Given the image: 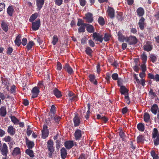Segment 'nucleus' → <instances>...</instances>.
Segmentation results:
<instances>
[{
  "mask_svg": "<svg viewBox=\"0 0 159 159\" xmlns=\"http://www.w3.org/2000/svg\"><path fill=\"white\" fill-rule=\"evenodd\" d=\"M92 37L93 40L95 41H99L102 43L103 40V35L97 32L93 33Z\"/></svg>",
  "mask_w": 159,
  "mask_h": 159,
  "instance_id": "nucleus-1",
  "label": "nucleus"
},
{
  "mask_svg": "<svg viewBox=\"0 0 159 159\" xmlns=\"http://www.w3.org/2000/svg\"><path fill=\"white\" fill-rule=\"evenodd\" d=\"M31 26L32 29L34 31L38 30L40 26V20L39 19H38L34 22H32Z\"/></svg>",
  "mask_w": 159,
  "mask_h": 159,
  "instance_id": "nucleus-2",
  "label": "nucleus"
},
{
  "mask_svg": "<svg viewBox=\"0 0 159 159\" xmlns=\"http://www.w3.org/2000/svg\"><path fill=\"white\" fill-rule=\"evenodd\" d=\"M83 19L86 20V22L91 23L93 21V15L90 12H88L85 14V16L83 17Z\"/></svg>",
  "mask_w": 159,
  "mask_h": 159,
  "instance_id": "nucleus-3",
  "label": "nucleus"
},
{
  "mask_svg": "<svg viewBox=\"0 0 159 159\" xmlns=\"http://www.w3.org/2000/svg\"><path fill=\"white\" fill-rule=\"evenodd\" d=\"M126 41L129 43V45L135 44L137 42V39L135 36H130L127 39Z\"/></svg>",
  "mask_w": 159,
  "mask_h": 159,
  "instance_id": "nucleus-4",
  "label": "nucleus"
},
{
  "mask_svg": "<svg viewBox=\"0 0 159 159\" xmlns=\"http://www.w3.org/2000/svg\"><path fill=\"white\" fill-rule=\"evenodd\" d=\"M49 132L47 125H44L43 130H42V137L43 139L46 138L48 135Z\"/></svg>",
  "mask_w": 159,
  "mask_h": 159,
  "instance_id": "nucleus-5",
  "label": "nucleus"
},
{
  "mask_svg": "<svg viewBox=\"0 0 159 159\" xmlns=\"http://www.w3.org/2000/svg\"><path fill=\"white\" fill-rule=\"evenodd\" d=\"M143 50L147 52L151 51L152 49V42L148 41L146 43V44L144 45L143 47Z\"/></svg>",
  "mask_w": 159,
  "mask_h": 159,
  "instance_id": "nucleus-6",
  "label": "nucleus"
},
{
  "mask_svg": "<svg viewBox=\"0 0 159 159\" xmlns=\"http://www.w3.org/2000/svg\"><path fill=\"white\" fill-rule=\"evenodd\" d=\"M39 93V90L37 87H34L31 90L32 93V98H35L37 97Z\"/></svg>",
  "mask_w": 159,
  "mask_h": 159,
  "instance_id": "nucleus-7",
  "label": "nucleus"
},
{
  "mask_svg": "<svg viewBox=\"0 0 159 159\" xmlns=\"http://www.w3.org/2000/svg\"><path fill=\"white\" fill-rule=\"evenodd\" d=\"M1 153L3 156L7 157L8 153V148L7 144L5 143H4L2 144V148H1Z\"/></svg>",
  "mask_w": 159,
  "mask_h": 159,
  "instance_id": "nucleus-8",
  "label": "nucleus"
},
{
  "mask_svg": "<svg viewBox=\"0 0 159 159\" xmlns=\"http://www.w3.org/2000/svg\"><path fill=\"white\" fill-rule=\"evenodd\" d=\"M37 9L40 11L43 7L45 2V0H36Z\"/></svg>",
  "mask_w": 159,
  "mask_h": 159,
  "instance_id": "nucleus-9",
  "label": "nucleus"
},
{
  "mask_svg": "<svg viewBox=\"0 0 159 159\" xmlns=\"http://www.w3.org/2000/svg\"><path fill=\"white\" fill-rule=\"evenodd\" d=\"M53 141L50 139L48 140L47 142V149L48 151H54V148L53 146Z\"/></svg>",
  "mask_w": 159,
  "mask_h": 159,
  "instance_id": "nucleus-10",
  "label": "nucleus"
},
{
  "mask_svg": "<svg viewBox=\"0 0 159 159\" xmlns=\"http://www.w3.org/2000/svg\"><path fill=\"white\" fill-rule=\"evenodd\" d=\"M108 16L111 19H113L115 17V10L112 7H108L107 9Z\"/></svg>",
  "mask_w": 159,
  "mask_h": 159,
  "instance_id": "nucleus-11",
  "label": "nucleus"
},
{
  "mask_svg": "<svg viewBox=\"0 0 159 159\" xmlns=\"http://www.w3.org/2000/svg\"><path fill=\"white\" fill-rule=\"evenodd\" d=\"M73 122L74 123V126L75 127L78 126L79 125L80 123V119L78 116L77 114H75V116L73 118Z\"/></svg>",
  "mask_w": 159,
  "mask_h": 159,
  "instance_id": "nucleus-12",
  "label": "nucleus"
},
{
  "mask_svg": "<svg viewBox=\"0 0 159 159\" xmlns=\"http://www.w3.org/2000/svg\"><path fill=\"white\" fill-rule=\"evenodd\" d=\"M64 145L66 149H69L71 148L74 145L73 141L71 140L66 141L65 142Z\"/></svg>",
  "mask_w": 159,
  "mask_h": 159,
  "instance_id": "nucleus-13",
  "label": "nucleus"
},
{
  "mask_svg": "<svg viewBox=\"0 0 159 159\" xmlns=\"http://www.w3.org/2000/svg\"><path fill=\"white\" fill-rule=\"evenodd\" d=\"M74 136L76 140H80L82 137L81 130L78 129H77L74 133Z\"/></svg>",
  "mask_w": 159,
  "mask_h": 159,
  "instance_id": "nucleus-14",
  "label": "nucleus"
},
{
  "mask_svg": "<svg viewBox=\"0 0 159 159\" xmlns=\"http://www.w3.org/2000/svg\"><path fill=\"white\" fill-rule=\"evenodd\" d=\"M8 25L9 24L6 23L4 20L2 21L1 27L2 29L5 32H7L8 31L9 29Z\"/></svg>",
  "mask_w": 159,
  "mask_h": 159,
  "instance_id": "nucleus-15",
  "label": "nucleus"
},
{
  "mask_svg": "<svg viewBox=\"0 0 159 159\" xmlns=\"http://www.w3.org/2000/svg\"><path fill=\"white\" fill-rule=\"evenodd\" d=\"M26 144L28 149H32L34 146V142L30 140L27 138H25Z\"/></svg>",
  "mask_w": 159,
  "mask_h": 159,
  "instance_id": "nucleus-16",
  "label": "nucleus"
},
{
  "mask_svg": "<svg viewBox=\"0 0 159 159\" xmlns=\"http://www.w3.org/2000/svg\"><path fill=\"white\" fill-rule=\"evenodd\" d=\"M89 78V80L90 81L94 84L96 85L98 84L97 81L96 79L95 76L93 74H90L88 76Z\"/></svg>",
  "mask_w": 159,
  "mask_h": 159,
  "instance_id": "nucleus-17",
  "label": "nucleus"
},
{
  "mask_svg": "<svg viewBox=\"0 0 159 159\" xmlns=\"http://www.w3.org/2000/svg\"><path fill=\"white\" fill-rule=\"evenodd\" d=\"M7 132L11 135H14L16 133V129L12 125L8 127Z\"/></svg>",
  "mask_w": 159,
  "mask_h": 159,
  "instance_id": "nucleus-18",
  "label": "nucleus"
},
{
  "mask_svg": "<svg viewBox=\"0 0 159 159\" xmlns=\"http://www.w3.org/2000/svg\"><path fill=\"white\" fill-rule=\"evenodd\" d=\"M53 92V94L57 98H60L62 96L61 92L57 88H55Z\"/></svg>",
  "mask_w": 159,
  "mask_h": 159,
  "instance_id": "nucleus-19",
  "label": "nucleus"
},
{
  "mask_svg": "<svg viewBox=\"0 0 159 159\" xmlns=\"http://www.w3.org/2000/svg\"><path fill=\"white\" fill-rule=\"evenodd\" d=\"M63 68L65 69L68 73L70 75L72 74L73 73V69L68 64H66L65 66L63 67Z\"/></svg>",
  "mask_w": 159,
  "mask_h": 159,
  "instance_id": "nucleus-20",
  "label": "nucleus"
},
{
  "mask_svg": "<svg viewBox=\"0 0 159 159\" xmlns=\"http://www.w3.org/2000/svg\"><path fill=\"white\" fill-rule=\"evenodd\" d=\"M14 12V6L13 5L9 6L7 9V13L8 15L11 16Z\"/></svg>",
  "mask_w": 159,
  "mask_h": 159,
  "instance_id": "nucleus-21",
  "label": "nucleus"
},
{
  "mask_svg": "<svg viewBox=\"0 0 159 159\" xmlns=\"http://www.w3.org/2000/svg\"><path fill=\"white\" fill-rule=\"evenodd\" d=\"M159 108L157 105L154 104L151 107V111L152 113L154 115H156Z\"/></svg>",
  "mask_w": 159,
  "mask_h": 159,
  "instance_id": "nucleus-22",
  "label": "nucleus"
},
{
  "mask_svg": "<svg viewBox=\"0 0 159 159\" xmlns=\"http://www.w3.org/2000/svg\"><path fill=\"white\" fill-rule=\"evenodd\" d=\"M137 15L139 16H142L144 14V11L143 8L139 7L136 10Z\"/></svg>",
  "mask_w": 159,
  "mask_h": 159,
  "instance_id": "nucleus-23",
  "label": "nucleus"
},
{
  "mask_svg": "<svg viewBox=\"0 0 159 159\" xmlns=\"http://www.w3.org/2000/svg\"><path fill=\"white\" fill-rule=\"evenodd\" d=\"M21 35L20 34H19L17 36L16 39L15 40L14 42L15 44L18 47L20 46L21 44Z\"/></svg>",
  "mask_w": 159,
  "mask_h": 159,
  "instance_id": "nucleus-24",
  "label": "nucleus"
},
{
  "mask_svg": "<svg viewBox=\"0 0 159 159\" xmlns=\"http://www.w3.org/2000/svg\"><path fill=\"white\" fill-rule=\"evenodd\" d=\"M61 158L65 159L67 155L66 150L64 148H62L61 150Z\"/></svg>",
  "mask_w": 159,
  "mask_h": 159,
  "instance_id": "nucleus-25",
  "label": "nucleus"
},
{
  "mask_svg": "<svg viewBox=\"0 0 159 159\" xmlns=\"http://www.w3.org/2000/svg\"><path fill=\"white\" fill-rule=\"evenodd\" d=\"M117 35L118 40L120 42H123L125 39V36L122 35V33L120 31L118 32Z\"/></svg>",
  "mask_w": 159,
  "mask_h": 159,
  "instance_id": "nucleus-26",
  "label": "nucleus"
},
{
  "mask_svg": "<svg viewBox=\"0 0 159 159\" xmlns=\"http://www.w3.org/2000/svg\"><path fill=\"white\" fill-rule=\"evenodd\" d=\"M7 114L6 108L5 107L3 106L0 108V116H5Z\"/></svg>",
  "mask_w": 159,
  "mask_h": 159,
  "instance_id": "nucleus-27",
  "label": "nucleus"
},
{
  "mask_svg": "<svg viewBox=\"0 0 159 159\" xmlns=\"http://www.w3.org/2000/svg\"><path fill=\"white\" fill-rule=\"evenodd\" d=\"M143 120L146 123H148L150 121V116L149 113L147 112L144 113L143 116Z\"/></svg>",
  "mask_w": 159,
  "mask_h": 159,
  "instance_id": "nucleus-28",
  "label": "nucleus"
},
{
  "mask_svg": "<svg viewBox=\"0 0 159 159\" xmlns=\"http://www.w3.org/2000/svg\"><path fill=\"white\" fill-rule=\"evenodd\" d=\"M20 148L18 147H16L14 149L12 154L13 156H16L20 153Z\"/></svg>",
  "mask_w": 159,
  "mask_h": 159,
  "instance_id": "nucleus-29",
  "label": "nucleus"
},
{
  "mask_svg": "<svg viewBox=\"0 0 159 159\" xmlns=\"http://www.w3.org/2000/svg\"><path fill=\"white\" fill-rule=\"evenodd\" d=\"M86 30L89 33H92L94 31V29L93 26L88 24L86 27Z\"/></svg>",
  "mask_w": 159,
  "mask_h": 159,
  "instance_id": "nucleus-30",
  "label": "nucleus"
},
{
  "mask_svg": "<svg viewBox=\"0 0 159 159\" xmlns=\"http://www.w3.org/2000/svg\"><path fill=\"white\" fill-rule=\"evenodd\" d=\"M144 138L143 135H139L137 138V143H143Z\"/></svg>",
  "mask_w": 159,
  "mask_h": 159,
  "instance_id": "nucleus-31",
  "label": "nucleus"
},
{
  "mask_svg": "<svg viewBox=\"0 0 159 159\" xmlns=\"http://www.w3.org/2000/svg\"><path fill=\"white\" fill-rule=\"evenodd\" d=\"M111 34L109 33H106L104 34L103 38V39L105 42H107L110 40L111 37Z\"/></svg>",
  "mask_w": 159,
  "mask_h": 159,
  "instance_id": "nucleus-32",
  "label": "nucleus"
},
{
  "mask_svg": "<svg viewBox=\"0 0 159 159\" xmlns=\"http://www.w3.org/2000/svg\"><path fill=\"white\" fill-rule=\"evenodd\" d=\"M38 14L37 13H35L33 14L30 17L29 21L30 22H33L38 17Z\"/></svg>",
  "mask_w": 159,
  "mask_h": 159,
  "instance_id": "nucleus-33",
  "label": "nucleus"
},
{
  "mask_svg": "<svg viewBox=\"0 0 159 159\" xmlns=\"http://www.w3.org/2000/svg\"><path fill=\"white\" fill-rule=\"evenodd\" d=\"M10 118L11 121L15 125L19 124V120H18L15 116H11Z\"/></svg>",
  "mask_w": 159,
  "mask_h": 159,
  "instance_id": "nucleus-34",
  "label": "nucleus"
},
{
  "mask_svg": "<svg viewBox=\"0 0 159 159\" xmlns=\"http://www.w3.org/2000/svg\"><path fill=\"white\" fill-rule=\"evenodd\" d=\"M120 92L121 94H125V93H128V90L124 86H120Z\"/></svg>",
  "mask_w": 159,
  "mask_h": 159,
  "instance_id": "nucleus-35",
  "label": "nucleus"
},
{
  "mask_svg": "<svg viewBox=\"0 0 159 159\" xmlns=\"http://www.w3.org/2000/svg\"><path fill=\"white\" fill-rule=\"evenodd\" d=\"M93 52L92 49L89 47H87L86 48L85 52L90 57H92V53Z\"/></svg>",
  "mask_w": 159,
  "mask_h": 159,
  "instance_id": "nucleus-36",
  "label": "nucleus"
},
{
  "mask_svg": "<svg viewBox=\"0 0 159 159\" xmlns=\"http://www.w3.org/2000/svg\"><path fill=\"white\" fill-rule=\"evenodd\" d=\"M25 153L31 157H33L34 156L33 151L30 149H27L25 151Z\"/></svg>",
  "mask_w": 159,
  "mask_h": 159,
  "instance_id": "nucleus-37",
  "label": "nucleus"
},
{
  "mask_svg": "<svg viewBox=\"0 0 159 159\" xmlns=\"http://www.w3.org/2000/svg\"><path fill=\"white\" fill-rule=\"evenodd\" d=\"M149 59L152 63H155L157 60L156 56L153 54H151L149 56Z\"/></svg>",
  "mask_w": 159,
  "mask_h": 159,
  "instance_id": "nucleus-38",
  "label": "nucleus"
},
{
  "mask_svg": "<svg viewBox=\"0 0 159 159\" xmlns=\"http://www.w3.org/2000/svg\"><path fill=\"white\" fill-rule=\"evenodd\" d=\"M141 58L142 60L143 63H146L147 60V56L145 52H143L141 56Z\"/></svg>",
  "mask_w": 159,
  "mask_h": 159,
  "instance_id": "nucleus-39",
  "label": "nucleus"
},
{
  "mask_svg": "<svg viewBox=\"0 0 159 159\" xmlns=\"http://www.w3.org/2000/svg\"><path fill=\"white\" fill-rule=\"evenodd\" d=\"M138 129L141 131H143L144 130V125L142 123H139L137 126Z\"/></svg>",
  "mask_w": 159,
  "mask_h": 159,
  "instance_id": "nucleus-40",
  "label": "nucleus"
},
{
  "mask_svg": "<svg viewBox=\"0 0 159 159\" xmlns=\"http://www.w3.org/2000/svg\"><path fill=\"white\" fill-rule=\"evenodd\" d=\"M34 43L33 41H30L28 43L27 45L26 46V48L28 51H29L30 49L32 48V47L34 45Z\"/></svg>",
  "mask_w": 159,
  "mask_h": 159,
  "instance_id": "nucleus-41",
  "label": "nucleus"
},
{
  "mask_svg": "<svg viewBox=\"0 0 159 159\" xmlns=\"http://www.w3.org/2000/svg\"><path fill=\"white\" fill-rule=\"evenodd\" d=\"M98 22L101 26H103L105 24V20L102 16H99L98 19Z\"/></svg>",
  "mask_w": 159,
  "mask_h": 159,
  "instance_id": "nucleus-42",
  "label": "nucleus"
},
{
  "mask_svg": "<svg viewBox=\"0 0 159 159\" xmlns=\"http://www.w3.org/2000/svg\"><path fill=\"white\" fill-rule=\"evenodd\" d=\"M58 38L57 36L56 35H54L52 38V44L53 45H55L58 42Z\"/></svg>",
  "mask_w": 159,
  "mask_h": 159,
  "instance_id": "nucleus-43",
  "label": "nucleus"
},
{
  "mask_svg": "<svg viewBox=\"0 0 159 159\" xmlns=\"http://www.w3.org/2000/svg\"><path fill=\"white\" fill-rule=\"evenodd\" d=\"M77 25L80 26L81 25H87L88 24L84 23L83 20L79 18L78 20Z\"/></svg>",
  "mask_w": 159,
  "mask_h": 159,
  "instance_id": "nucleus-44",
  "label": "nucleus"
},
{
  "mask_svg": "<svg viewBox=\"0 0 159 159\" xmlns=\"http://www.w3.org/2000/svg\"><path fill=\"white\" fill-rule=\"evenodd\" d=\"M154 145L157 146L159 145V134L156 137L152 138Z\"/></svg>",
  "mask_w": 159,
  "mask_h": 159,
  "instance_id": "nucleus-45",
  "label": "nucleus"
},
{
  "mask_svg": "<svg viewBox=\"0 0 159 159\" xmlns=\"http://www.w3.org/2000/svg\"><path fill=\"white\" fill-rule=\"evenodd\" d=\"M9 97V96L8 94H7L6 93L4 94L3 93L0 92V98L2 100H4L6 98H8Z\"/></svg>",
  "mask_w": 159,
  "mask_h": 159,
  "instance_id": "nucleus-46",
  "label": "nucleus"
},
{
  "mask_svg": "<svg viewBox=\"0 0 159 159\" xmlns=\"http://www.w3.org/2000/svg\"><path fill=\"white\" fill-rule=\"evenodd\" d=\"M158 129L157 128H154L153 129V132H152V138L156 137L158 135Z\"/></svg>",
  "mask_w": 159,
  "mask_h": 159,
  "instance_id": "nucleus-47",
  "label": "nucleus"
},
{
  "mask_svg": "<svg viewBox=\"0 0 159 159\" xmlns=\"http://www.w3.org/2000/svg\"><path fill=\"white\" fill-rule=\"evenodd\" d=\"M1 80L3 84L5 85L6 86H7L6 89H8V84H9V82L8 80L7 79H4V78L2 77L1 78Z\"/></svg>",
  "mask_w": 159,
  "mask_h": 159,
  "instance_id": "nucleus-48",
  "label": "nucleus"
},
{
  "mask_svg": "<svg viewBox=\"0 0 159 159\" xmlns=\"http://www.w3.org/2000/svg\"><path fill=\"white\" fill-rule=\"evenodd\" d=\"M122 13L121 12H119L116 15V17L117 20L120 21H122L123 19L122 16Z\"/></svg>",
  "mask_w": 159,
  "mask_h": 159,
  "instance_id": "nucleus-49",
  "label": "nucleus"
},
{
  "mask_svg": "<svg viewBox=\"0 0 159 159\" xmlns=\"http://www.w3.org/2000/svg\"><path fill=\"white\" fill-rule=\"evenodd\" d=\"M87 25H81L80 27L78 28V32L80 33H83L85 31V27Z\"/></svg>",
  "mask_w": 159,
  "mask_h": 159,
  "instance_id": "nucleus-50",
  "label": "nucleus"
},
{
  "mask_svg": "<svg viewBox=\"0 0 159 159\" xmlns=\"http://www.w3.org/2000/svg\"><path fill=\"white\" fill-rule=\"evenodd\" d=\"M151 155L153 159H158L159 157L158 155L155 152L153 151H152L151 152Z\"/></svg>",
  "mask_w": 159,
  "mask_h": 159,
  "instance_id": "nucleus-51",
  "label": "nucleus"
},
{
  "mask_svg": "<svg viewBox=\"0 0 159 159\" xmlns=\"http://www.w3.org/2000/svg\"><path fill=\"white\" fill-rule=\"evenodd\" d=\"M13 48L11 47H9L7 48L6 53L9 55H11L13 51Z\"/></svg>",
  "mask_w": 159,
  "mask_h": 159,
  "instance_id": "nucleus-52",
  "label": "nucleus"
},
{
  "mask_svg": "<svg viewBox=\"0 0 159 159\" xmlns=\"http://www.w3.org/2000/svg\"><path fill=\"white\" fill-rule=\"evenodd\" d=\"M111 77L112 79L115 80H117L118 79V75L116 73H113L111 75Z\"/></svg>",
  "mask_w": 159,
  "mask_h": 159,
  "instance_id": "nucleus-53",
  "label": "nucleus"
},
{
  "mask_svg": "<svg viewBox=\"0 0 159 159\" xmlns=\"http://www.w3.org/2000/svg\"><path fill=\"white\" fill-rule=\"evenodd\" d=\"M119 134L120 137L122 139H123L125 138V133L122 130L119 132Z\"/></svg>",
  "mask_w": 159,
  "mask_h": 159,
  "instance_id": "nucleus-54",
  "label": "nucleus"
},
{
  "mask_svg": "<svg viewBox=\"0 0 159 159\" xmlns=\"http://www.w3.org/2000/svg\"><path fill=\"white\" fill-rule=\"evenodd\" d=\"M125 99L126 102L127 104L129 105L130 103V101L128 93L125 96Z\"/></svg>",
  "mask_w": 159,
  "mask_h": 159,
  "instance_id": "nucleus-55",
  "label": "nucleus"
},
{
  "mask_svg": "<svg viewBox=\"0 0 159 159\" xmlns=\"http://www.w3.org/2000/svg\"><path fill=\"white\" fill-rule=\"evenodd\" d=\"M145 64L146 63H143V64L141 65V67L142 72H145L146 70V67Z\"/></svg>",
  "mask_w": 159,
  "mask_h": 159,
  "instance_id": "nucleus-56",
  "label": "nucleus"
},
{
  "mask_svg": "<svg viewBox=\"0 0 159 159\" xmlns=\"http://www.w3.org/2000/svg\"><path fill=\"white\" fill-rule=\"evenodd\" d=\"M54 2L56 5L59 6L62 3L63 0H54Z\"/></svg>",
  "mask_w": 159,
  "mask_h": 159,
  "instance_id": "nucleus-57",
  "label": "nucleus"
},
{
  "mask_svg": "<svg viewBox=\"0 0 159 159\" xmlns=\"http://www.w3.org/2000/svg\"><path fill=\"white\" fill-rule=\"evenodd\" d=\"M68 96L70 97H71L73 96L72 98H70V100H73L75 98V97L74 96V93L71 92V91H69V93H68Z\"/></svg>",
  "mask_w": 159,
  "mask_h": 159,
  "instance_id": "nucleus-58",
  "label": "nucleus"
},
{
  "mask_svg": "<svg viewBox=\"0 0 159 159\" xmlns=\"http://www.w3.org/2000/svg\"><path fill=\"white\" fill-rule=\"evenodd\" d=\"M56 107L55 105H52L51 107L50 110L49 112H50V113H56Z\"/></svg>",
  "mask_w": 159,
  "mask_h": 159,
  "instance_id": "nucleus-59",
  "label": "nucleus"
},
{
  "mask_svg": "<svg viewBox=\"0 0 159 159\" xmlns=\"http://www.w3.org/2000/svg\"><path fill=\"white\" fill-rule=\"evenodd\" d=\"M62 68V66L60 62L58 61L57 65V69L58 70H61Z\"/></svg>",
  "mask_w": 159,
  "mask_h": 159,
  "instance_id": "nucleus-60",
  "label": "nucleus"
},
{
  "mask_svg": "<svg viewBox=\"0 0 159 159\" xmlns=\"http://www.w3.org/2000/svg\"><path fill=\"white\" fill-rule=\"evenodd\" d=\"M61 119V117H60L57 115H56L54 117L53 120L56 123H58Z\"/></svg>",
  "mask_w": 159,
  "mask_h": 159,
  "instance_id": "nucleus-61",
  "label": "nucleus"
},
{
  "mask_svg": "<svg viewBox=\"0 0 159 159\" xmlns=\"http://www.w3.org/2000/svg\"><path fill=\"white\" fill-rule=\"evenodd\" d=\"M88 43L89 45L92 47H94L95 46V44L94 42L91 39H89L88 41Z\"/></svg>",
  "mask_w": 159,
  "mask_h": 159,
  "instance_id": "nucleus-62",
  "label": "nucleus"
},
{
  "mask_svg": "<svg viewBox=\"0 0 159 159\" xmlns=\"http://www.w3.org/2000/svg\"><path fill=\"white\" fill-rule=\"evenodd\" d=\"M80 5L82 7H84L86 5V0H79Z\"/></svg>",
  "mask_w": 159,
  "mask_h": 159,
  "instance_id": "nucleus-63",
  "label": "nucleus"
},
{
  "mask_svg": "<svg viewBox=\"0 0 159 159\" xmlns=\"http://www.w3.org/2000/svg\"><path fill=\"white\" fill-rule=\"evenodd\" d=\"M11 137L9 136H6L4 138V140L6 142H10L11 141Z\"/></svg>",
  "mask_w": 159,
  "mask_h": 159,
  "instance_id": "nucleus-64",
  "label": "nucleus"
}]
</instances>
